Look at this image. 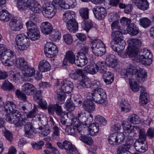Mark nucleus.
I'll use <instances>...</instances> for the list:
<instances>
[{
  "instance_id": "nucleus-1",
  "label": "nucleus",
  "mask_w": 154,
  "mask_h": 154,
  "mask_svg": "<svg viewBox=\"0 0 154 154\" xmlns=\"http://www.w3.org/2000/svg\"><path fill=\"white\" fill-rule=\"evenodd\" d=\"M121 75L122 78L125 79H128L131 88L133 92H136L140 89V86L135 81L133 82L131 77L134 75L136 80L138 82H143L146 79L147 73L145 69L140 68L139 69H134L130 68L126 69H122L121 71Z\"/></svg>"
},
{
  "instance_id": "nucleus-2",
  "label": "nucleus",
  "mask_w": 154,
  "mask_h": 154,
  "mask_svg": "<svg viewBox=\"0 0 154 154\" xmlns=\"http://www.w3.org/2000/svg\"><path fill=\"white\" fill-rule=\"evenodd\" d=\"M16 107L17 105L13 102H6L4 105L5 111L8 113L5 115L6 121L19 127L24 124L25 122L20 112L16 109Z\"/></svg>"
},
{
  "instance_id": "nucleus-3",
  "label": "nucleus",
  "mask_w": 154,
  "mask_h": 154,
  "mask_svg": "<svg viewBox=\"0 0 154 154\" xmlns=\"http://www.w3.org/2000/svg\"><path fill=\"white\" fill-rule=\"evenodd\" d=\"M111 26L113 30L111 35L112 39L110 43L111 47L114 51L120 53L124 49L126 43L122 38V33L119 30H114L120 29L119 22L117 20H115L111 24Z\"/></svg>"
},
{
  "instance_id": "nucleus-4",
  "label": "nucleus",
  "mask_w": 154,
  "mask_h": 154,
  "mask_svg": "<svg viewBox=\"0 0 154 154\" xmlns=\"http://www.w3.org/2000/svg\"><path fill=\"white\" fill-rule=\"evenodd\" d=\"M92 85L95 88L91 92L92 98L93 100L96 103L102 104L106 101L107 95L105 91L102 88H99L100 86L99 81H94L92 83Z\"/></svg>"
},
{
  "instance_id": "nucleus-5",
  "label": "nucleus",
  "mask_w": 154,
  "mask_h": 154,
  "mask_svg": "<svg viewBox=\"0 0 154 154\" xmlns=\"http://www.w3.org/2000/svg\"><path fill=\"white\" fill-rule=\"evenodd\" d=\"M60 91H57V100L58 103L62 104L64 103L65 98V93H70L73 88L72 83L67 80L62 81L60 83Z\"/></svg>"
},
{
  "instance_id": "nucleus-6",
  "label": "nucleus",
  "mask_w": 154,
  "mask_h": 154,
  "mask_svg": "<svg viewBox=\"0 0 154 154\" xmlns=\"http://www.w3.org/2000/svg\"><path fill=\"white\" fill-rule=\"evenodd\" d=\"M128 48L127 50V54L130 57H138L139 48L142 44V41L138 38H131L128 41Z\"/></svg>"
},
{
  "instance_id": "nucleus-7",
  "label": "nucleus",
  "mask_w": 154,
  "mask_h": 154,
  "mask_svg": "<svg viewBox=\"0 0 154 154\" xmlns=\"http://www.w3.org/2000/svg\"><path fill=\"white\" fill-rule=\"evenodd\" d=\"M153 55L150 51L145 49H141L136 56L139 62L145 65H150L152 61Z\"/></svg>"
},
{
  "instance_id": "nucleus-8",
  "label": "nucleus",
  "mask_w": 154,
  "mask_h": 154,
  "mask_svg": "<svg viewBox=\"0 0 154 154\" xmlns=\"http://www.w3.org/2000/svg\"><path fill=\"white\" fill-rule=\"evenodd\" d=\"M16 44L20 51L26 49L29 46L30 42L28 36L22 34L17 35L16 38Z\"/></svg>"
},
{
  "instance_id": "nucleus-9",
  "label": "nucleus",
  "mask_w": 154,
  "mask_h": 154,
  "mask_svg": "<svg viewBox=\"0 0 154 154\" xmlns=\"http://www.w3.org/2000/svg\"><path fill=\"white\" fill-rule=\"evenodd\" d=\"M16 57L13 52L8 50L5 51L2 56H1V60L5 65L11 66L14 64Z\"/></svg>"
},
{
  "instance_id": "nucleus-10",
  "label": "nucleus",
  "mask_w": 154,
  "mask_h": 154,
  "mask_svg": "<svg viewBox=\"0 0 154 154\" xmlns=\"http://www.w3.org/2000/svg\"><path fill=\"white\" fill-rule=\"evenodd\" d=\"M44 52L46 57L54 58L58 54V50L57 46L52 42H48L45 45Z\"/></svg>"
},
{
  "instance_id": "nucleus-11",
  "label": "nucleus",
  "mask_w": 154,
  "mask_h": 154,
  "mask_svg": "<svg viewBox=\"0 0 154 154\" xmlns=\"http://www.w3.org/2000/svg\"><path fill=\"white\" fill-rule=\"evenodd\" d=\"M125 140V136L122 132L115 133L110 135L108 140L109 144L111 145H118L122 143Z\"/></svg>"
},
{
  "instance_id": "nucleus-12",
  "label": "nucleus",
  "mask_w": 154,
  "mask_h": 154,
  "mask_svg": "<svg viewBox=\"0 0 154 154\" xmlns=\"http://www.w3.org/2000/svg\"><path fill=\"white\" fill-rule=\"evenodd\" d=\"M57 144L60 149H64L69 154H79V152L71 142L65 140L62 143L58 142Z\"/></svg>"
},
{
  "instance_id": "nucleus-13",
  "label": "nucleus",
  "mask_w": 154,
  "mask_h": 154,
  "mask_svg": "<svg viewBox=\"0 0 154 154\" xmlns=\"http://www.w3.org/2000/svg\"><path fill=\"white\" fill-rule=\"evenodd\" d=\"M56 5L52 3L46 4V7L44 8L42 11L44 16L47 18H51L55 15L57 12Z\"/></svg>"
},
{
  "instance_id": "nucleus-14",
  "label": "nucleus",
  "mask_w": 154,
  "mask_h": 154,
  "mask_svg": "<svg viewBox=\"0 0 154 154\" xmlns=\"http://www.w3.org/2000/svg\"><path fill=\"white\" fill-rule=\"evenodd\" d=\"M93 11L95 17L99 20L103 19L107 14L106 9L100 6H95L93 8Z\"/></svg>"
},
{
  "instance_id": "nucleus-15",
  "label": "nucleus",
  "mask_w": 154,
  "mask_h": 154,
  "mask_svg": "<svg viewBox=\"0 0 154 154\" xmlns=\"http://www.w3.org/2000/svg\"><path fill=\"white\" fill-rule=\"evenodd\" d=\"M26 4L27 8L35 13H39L42 11L41 6L36 0H27Z\"/></svg>"
},
{
  "instance_id": "nucleus-16",
  "label": "nucleus",
  "mask_w": 154,
  "mask_h": 154,
  "mask_svg": "<svg viewBox=\"0 0 154 154\" xmlns=\"http://www.w3.org/2000/svg\"><path fill=\"white\" fill-rule=\"evenodd\" d=\"M122 126L125 132L128 134L127 135L128 136L129 138L127 140L132 142L133 139L132 137L134 135L133 128H132L131 125L129 124L128 122L126 121H124L122 122Z\"/></svg>"
},
{
  "instance_id": "nucleus-17",
  "label": "nucleus",
  "mask_w": 154,
  "mask_h": 154,
  "mask_svg": "<svg viewBox=\"0 0 154 154\" xmlns=\"http://www.w3.org/2000/svg\"><path fill=\"white\" fill-rule=\"evenodd\" d=\"M75 60V56L72 50H68L66 52L62 65L64 66L69 63L73 64Z\"/></svg>"
},
{
  "instance_id": "nucleus-18",
  "label": "nucleus",
  "mask_w": 154,
  "mask_h": 154,
  "mask_svg": "<svg viewBox=\"0 0 154 154\" xmlns=\"http://www.w3.org/2000/svg\"><path fill=\"white\" fill-rule=\"evenodd\" d=\"M9 26L12 31H18L23 28V24L22 22L14 18L12 19L9 23Z\"/></svg>"
},
{
  "instance_id": "nucleus-19",
  "label": "nucleus",
  "mask_w": 154,
  "mask_h": 154,
  "mask_svg": "<svg viewBox=\"0 0 154 154\" xmlns=\"http://www.w3.org/2000/svg\"><path fill=\"white\" fill-rule=\"evenodd\" d=\"M85 128L81 125L76 126L71 125L68 128V132L69 134L76 137L79 135V134H80V132H82Z\"/></svg>"
},
{
  "instance_id": "nucleus-20",
  "label": "nucleus",
  "mask_w": 154,
  "mask_h": 154,
  "mask_svg": "<svg viewBox=\"0 0 154 154\" xmlns=\"http://www.w3.org/2000/svg\"><path fill=\"white\" fill-rule=\"evenodd\" d=\"M22 118L25 121V117L23 118L22 117ZM25 124L21 126L25 125V134L26 136L29 138H32L34 137L35 133L34 132V128L32 126V124L30 122H27L26 124L25 121Z\"/></svg>"
},
{
  "instance_id": "nucleus-21",
  "label": "nucleus",
  "mask_w": 154,
  "mask_h": 154,
  "mask_svg": "<svg viewBox=\"0 0 154 154\" xmlns=\"http://www.w3.org/2000/svg\"><path fill=\"white\" fill-rule=\"evenodd\" d=\"M48 111L49 113L51 114H53L55 112L57 115L64 114V112L62 110L61 106L57 104L49 105L48 107Z\"/></svg>"
},
{
  "instance_id": "nucleus-22",
  "label": "nucleus",
  "mask_w": 154,
  "mask_h": 154,
  "mask_svg": "<svg viewBox=\"0 0 154 154\" xmlns=\"http://www.w3.org/2000/svg\"><path fill=\"white\" fill-rule=\"evenodd\" d=\"M66 23L67 29L70 32L75 33L78 30V23L76 21V19L72 20Z\"/></svg>"
},
{
  "instance_id": "nucleus-23",
  "label": "nucleus",
  "mask_w": 154,
  "mask_h": 154,
  "mask_svg": "<svg viewBox=\"0 0 154 154\" xmlns=\"http://www.w3.org/2000/svg\"><path fill=\"white\" fill-rule=\"evenodd\" d=\"M81 133L80 140L84 143L89 145H91L93 143V139L90 137L87 136V131L85 128Z\"/></svg>"
},
{
  "instance_id": "nucleus-24",
  "label": "nucleus",
  "mask_w": 154,
  "mask_h": 154,
  "mask_svg": "<svg viewBox=\"0 0 154 154\" xmlns=\"http://www.w3.org/2000/svg\"><path fill=\"white\" fill-rule=\"evenodd\" d=\"M22 91L28 95H32L35 90V87L32 84L30 83H26L22 86Z\"/></svg>"
},
{
  "instance_id": "nucleus-25",
  "label": "nucleus",
  "mask_w": 154,
  "mask_h": 154,
  "mask_svg": "<svg viewBox=\"0 0 154 154\" xmlns=\"http://www.w3.org/2000/svg\"><path fill=\"white\" fill-rule=\"evenodd\" d=\"M82 107L85 110L92 112L95 109V105L92 101L89 99L85 100L83 103Z\"/></svg>"
},
{
  "instance_id": "nucleus-26",
  "label": "nucleus",
  "mask_w": 154,
  "mask_h": 154,
  "mask_svg": "<svg viewBox=\"0 0 154 154\" xmlns=\"http://www.w3.org/2000/svg\"><path fill=\"white\" fill-rule=\"evenodd\" d=\"M76 14L75 12L68 10L63 14L62 19L65 23L74 19H76Z\"/></svg>"
},
{
  "instance_id": "nucleus-27",
  "label": "nucleus",
  "mask_w": 154,
  "mask_h": 154,
  "mask_svg": "<svg viewBox=\"0 0 154 154\" xmlns=\"http://www.w3.org/2000/svg\"><path fill=\"white\" fill-rule=\"evenodd\" d=\"M38 68L40 71L43 72L49 71L51 69V66L50 64L47 60H43L39 62Z\"/></svg>"
},
{
  "instance_id": "nucleus-28",
  "label": "nucleus",
  "mask_w": 154,
  "mask_h": 154,
  "mask_svg": "<svg viewBox=\"0 0 154 154\" xmlns=\"http://www.w3.org/2000/svg\"><path fill=\"white\" fill-rule=\"evenodd\" d=\"M133 2L138 8L143 11L147 10L149 7V3L147 0H133Z\"/></svg>"
},
{
  "instance_id": "nucleus-29",
  "label": "nucleus",
  "mask_w": 154,
  "mask_h": 154,
  "mask_svg": "<svg viewBox=\"0 0 154 154\" xmlns=\"http://www.w3.org/2000/svg\"><path fill=\"white\" fill-rule=\"evenodd\" d=\"M41 28L42 32L46 35L49 34L53 30L51 24L47 22L42 23L41 24Z\"/></svg>"
},
{
  "instance_id": "nucleus-30",
  "label": "nucleus",
  "mask_w": 154,
  "mask_h": 154,
  "mask_svg": "<svg viewBox=\"0 0 154 154\" xmlns=\"http://www.w3.org/2000/svg\"><path fill=\"white\" fill-rule=\"evenodd\" d=\"M132 142L126 140V144L119 146L116 150V152L118 154H122L128 152L131 147V144Z\"/></svg>"
},
{
  "instance_id": "nucleus-31",
  "label": "nucleus",
  "mask_w": 154,
  "mask_h": 154,
  "mask_svg": "<svg viewBox=\"0 0 154 154\" xmlns=\"http://www.w3.org/2000/svg\"><path fill=\"white\" fill-rule=\"evenodd\" d=\"M15 61L14 64L16 65L21 70L28 65L27 62L24 58L21 57L17 59L16 57Z\"/></svg>"
},
{
  "instance_id": "nucleus-32",
  "label": "nucleus",
  "mask_w": 154,
  "mask_h": 154,
  "mask_svg": "<svg viewBox=\"0 0 154 154\" xmlns=\"http://www.w3.org/2000/svg\"><path fill=\"white\" fill-rule=\"evenodd\" d=\"M11 15L8 11L2 9L0 6V20L4 22H8L11 19Z\"/></svg>"
},
{
  "instance_id": "nucleus-33",
  "label": "nucleus",
  "mask_w": 154,
  "mask_h": 154,
  "mask_svg": "<svg viewBox=\"0 0 154 154\" xmlns=\"http://www.w3.org/2000/svg\"><path fill=\"white\" fill-rule=\"evenodd\" d=\"M22 73L24 77H31L34 76L35 70L34 68L28 65L22 70Z\"/></svg>"
},
{
  "instance_id": "nucleus-34",
  "label": "nucleus",
  "mask_w": 154,
  "mask_h": 154,
  "mask_svg": "<svg viewBox=\"0 0 154 154\" xmlns=\"http://www.w3.org/2000/svg\"><path fill=\"white\" fill-rule=\"evenodd\" d=\"M128 31L131 36H135L139 33L140 30L138 26L134 23H131L128 26Z\"/></svg>"
},
{
  "instance_id": "nucleus-35",
  "label": "nucleus",
  "mask_w": 154,
  "mask_h": 154,
  "mask_svg": "<svg viewBox=\"0 0 154 154\" xmlns=\"http://www.w3.org/2000/svg\"><path fill=\"white\" fill-rule=\"evenodd\" d=\"M102 74L103 80L106 84H110L113 82L114 76L112 73L106 71Z\"/></svg>"
},
{
  "instance_id": "nucleus-36",
  "label": "nucleus",
  "mask_w": 154,
  "mask_h": 154,
  "mask_svg": "<svg viewBox=\"0 0 154 154\" xmlns=\"http://www.w3.org/2000/svg\"><path fill=\"white\" fill-rule=\"evenodd\" d=\"M106 61L108 65L110 67L114 68L117 64L118 62L116 57L113 54H109L106 57Z\"/></svg>"
},
{
  "instance_id": "nucleus-37",
  "label": "nucleus",
  "mask_w": 154,
  "mask_h": 154,
  "mask_svg": "<svg viewBox=\"0 0 154 154\" xmlns=\"http://www.w3.org/2000/svg\"><path fill=\"white\" fill-rule=\"evenodd\" d=\"M82 79L80 81V84L84 88H90L92 86V83L87 76L82 75Z\"/></svg>"
},
{
  "instance_id": "nucleus-38",
  "label": "nucleus",
  "mask_w": 154,
  "mask_h": 154,
  "mask_svg": "<svg viewBox=\"0 0 154 154\" xmlns=\"http://www.w3.org/2000/svg\"><path fill=\"white\" fill-rule=\"evenodd\" d=\"M93 21L88 19L83 20L81 25L82 28L86 30L87 32H88L93 27Z\"/></svg>"
},
{
  "instance_id": "nucleus-39",
  "label": "nucleus",
  "mask_w": 154,
  "mask_h": 154,
  "mask_svg": "<svg viewBox=\"0 0 154 154\" xmlns=\"http://www.w3.org/2000/svg\"><path fill=\"white\" fill-rule=\"evenodd\" d=\"M134 146L136 150L140 152H144L148 149L147 146L144 143L135 142Z\"/></svg>"
},
{
  "instance_id": "nucleus-40",
  "label": "nucleus",
  "mask_w": 154,
  "mask_h": 154,
  "mask_svg": "<svg viewBox=\"0 0 154 154\" xmlns=\"http://www.w3.org/2000/svg\"><path fill=\"white\" fill-rule=\"evenodd\" d=\"M95 66L98 72L101 74L106 71V65L105 62L99 61L95 64Z\"/></svg>"
},
{
  "instance_id": "nucleus-41",
  "label": "nucleus",
  "mask_w": 154,
  "mask_h": 154,
  "mask_svg": "<svg viewBox=\"0 0 154 154\" xmlns=\"http://www.w3.org/2000/svg\"><path fill=\"white\" fill-rule=\"evenodd\" d=\"M78 120L79 122L83 125H88V120H87V118L85 116V114L84 113V111H79L78 112L77 116Z\"/></svg>"
},
{
  "instance_id": "nucleus-42",
  "label": "nucleus",
  "mask_w": 154,
  "mask_h": 154,
  "mask_svg": "<svg viewBox=\"0 0 154 154\" xmlns=\"http://www.w3.org/2000/svg\"><path fill=\"white\" fill-rule=\"evenodd\" d=\"M88 127H89V130L91 135L94 136L98 133L99 130V126L98 124L92 123Z\"/></svg>"
},
{
  "instance_id": "nucleus-43",
  "label": "nucleus",
  "mask_w": 154,
  "mask_h": 154,
  "mask_svg": "<svg viewBox=\"0 0 154 154\" xmlns=\"http://www.w3.org/2000/svg\"><path fill=\"white\" fill-rule=\"evenodd\" d=\"M23 104V105L20 106V109L23 112L28 113L32 107V104L29 102L25 100Z\"/></svg>"
},
{
  "instance_id": "nucleus-44",
  "label": "nucleus",
  "mask_w": 154,
  "mask_h": 154,
  "mask_svg": "<svg viewBox=\"0 0 154 154\" xmlns=\"http://www.w3.org/2000/svg\"><path fill=\"white\" fill-rule=\"evenodd\" d=\"M149 95L146 92H141L139 98L140 103L143 105L147 104L149 101Z\"/></svg>"
},
{
  "instance_id": "nucleus-45",
  "label": "nucleus",
  "mask_w": 154,
  "mask_h": 154,
  "mask_svg": "<svg viewBox=\"0 0 154 154\" xmlns=\"http://www.w3.org/2000/svg\"><path fill=\"white\" fill-rule=\"evenodd\" d=\"M91 48H105V45L103 42L99 39H94L91 42Z\"/></svg>"
},
{
  "instance_id": "nucleus-46",
  "label": "nucleus",
  "mask_w": 154,
  "mask_h": 154,
  "mask_svg": "<svg viewBox=\"0 0 154 154\" xmlns=\"http://www.w3.org/2000/svg\"><path fill=\"white\" fill-rule=\"evenodd\" d=\"M82 70L80 69L76 70H72L69 74V76L72 79L77 80L80 76L82 74Z\"/></svg>"
},
{
  "instance_id": "nucleus-47",
  "label": "nucleus",
  "mask_w": 154,
  "mask_h": 154,
  "mask_svg": "<svg viewBox=\"0 0 154 154\" xmlns=\"http://www.w3.org/2000/svg\"><path fill=\"white\" fill-rule=\"evenodd\" d=\"M26 24L27 30L29 31V32H31L39 30L36 25L34 23H33L31 21H28Z\"/></svg>"
},
{
  "instance_id": "nucleus-48",
  "label": "nucleus",
  "mask_w": 154,
  "mask_h": 154,
  "mask_svg": "<svg viewBox=\"0 0 154 154\" xmlns=\"http://www.w3.org/2000/svg\"><path fill=\"white\" fill-rule=\"evenodd\" d=\"M52 133L51 138L54 140H57L60 136V129L58 126H53L52 128Z\"/></svg>"
},
{
  "instance_id": "nucleus-49",
  "label": "nucleus",
  "mask_w": 154,
  "mask_h": 154,
  "mask_svg": "<svg viewBox=\"0 0 154 154\" xmlns=\"http://www.w3.org/2000/svg\"><path fill=\"white\" fill-rule=\"evenodd\" d=\"M27 36L32 41H35L40 38V32L39 30L33 32H29L27 34Z\"/></svg>"
},
{
  "instance_id": "nucleus-50",
  "label": "nucleus",
  "mask_w": 154,
  "mask_h": 154,
  "mask_svg": "<svg viewBox=\"0 0 154 154\" xmlns=\"http://www.w3.org/2000/svg\"><path fill=\"white\" fill-rule=\"evenodd\" d=\"M2 89L4 90L10 91L13 90L14 91V86L8 80H5L3 83L2 85Z\"/></svg>"
},
{
  "instance_id": "nucleus-51",
  "label": "nucleus",
  "mask_w": 154,
  "mask_h": 154,
  "mask_svg": "<svg viewBox=\"0 0 154 154\" xmlns=\"http://www.w3.org/2000/svg\"><path fill=\"white\" fill-rule=\"evenodd\" d=\"M79 14L83 20L89 19V10L87 8H82L79 11Z\"/></svg>"
},
{
  "instance_id": "nucleus-52",
  "label": "nucleus",
  "mask_w": 154,
  "mask_h": 154,
  "mask_svg": "<svg viewBox=\"0 0 154 154\" xmlns=\"http://www.w3.org/2000/svg\"><path fill=\"white\" fill-rule=\"evenodd\" d=\"M85 70L87 73L91 74H94L98 72L97 70L95 68V64H92L88 65L85 67Z\"/></svg>"
},
{
  "instance_id": "nucleus-53",
  "label": "nucleus",
  "mask_w": 154,
  "mask_h": 154,
  "mask_svg": "<svg viewBox=\"0 0 154 154\" xmlns=\"http://www.w3.org/2000/svg\"><path fill=\"white\" fill-rule=\"evenodd\" d=\"M151 22V21L146 17L141 18L140 20V24L145 28H146L150 26Z\"/></svg>"
},
{
  "instance_id": "nucleus-54",
  "label": "nucleus",
  "mask_w": 154,
  "mask_h": 154,
  "mask_svg": "<svg viewBox=\"0 0 154 154\" xmlns=\"http://www.w3.org/2000/svg\"><path fill=\"white\" fill-rule=\"evenodd\" d=\"M61 36V34L58 31L54 30L51 32L50 38L52 41H56L57 40H59L60 39Z\"/></svg>"
},
{
  "instance_id": "nucleus-55",
  "label": "nucleus",
  "mask_w": 154,
  "mask_h": 154,
  "mask_svg": "<svg viewBox=\"0 0 154 154\" xmlns=\"http://www.w3.org/2000/svg\"><path fill=\"white\" fill-rule=\"evenodd\" d=\"M4 135L6 139L9 142H11L13 140V136L12 134L10 131L5 128L3 130Z\"/></svg>"
},
{
  "instance_id": "nucleus-56",
  "label": "nucleus",
  "mask_w": 154,
  "mask_h": 154,
  "mask_svg": "<svg viewBox=\"0 0 154 154\" xmlns=\"http://www.w3.org/2000/svg\"><path fill=\"white\" fill-rule=\"evenodd\" d=\"M120 106L122 111L125 112H129L131 109L130 104L125 101L121 103L120 104Z\"/></svg>"
},
{
  "instance_id": "nucleus-57",
  "label": "nucleus",
  "mask_w": 154,
  "mask_h": 154,
  "mask_svg": "<svg viewBox=\"0 0 154 154\" xmlns=\"http://www.w3.org/2000/svg\"><path fill=\"white\" fill-rule=\"evenodd\" d=\"M53 2L54 3L55 5L58 4L60 7L64 9H68V5L66 3L64 0H53Z\"/></svg>"
},
{
  "instance_id": "nucleus-58",
  "label": "nucleus",
  "mask_w": 154,
  "mask_h": 154,
  "mask_svg": "<svg viewBox=\"0 0 154 154\" xmlns=\"http://www.w3.org/2000/svg\"><path fill=\"white\" fill-rule=\"evenodd\" d=\"M17 6L19 9L21 11H23L27 8L26 2L25 3L24 0H17Z\"/></svg>"
},
{
  "instance_id": "nucleus-59",
  "label": "nucleus",
  "mask_w": 154,
  "mask_h": 154,
  "mask_svg": "<svg viewBox=\"0 0 154 154\" xmlns=\"http://www.w3.org/2000/svg\"><path fill=\"white\" fill-rule=\"evenodd\" d=\"M129 122L134 124H138L140 122V119L137 115L133 114L130 117Z\"/></svg>"
},
{
  "instance_id": "nucleus-60",
  "label": "nucleus",
  "mask_w": 154,
  "mask_h": 154,
  "mask_svg": "<svg viewBox=\"0 0 154 154\" xmlns=\"http://www.w3.org/2000/svg\"><path fill=\"white\" fill-rule=\"evenodd\" d=\"M88 62V60H84L78 58V59L75 60L74 63L75 65L79 67H82Z\"/></svg>"
},
{
  "instance_id": "nucleus-61",
  "label": "nucleus",
  "mask_w": 154,
  "mask_h": 154,
  "mask_svg": "<svg viewBox=\"0 0 154 154\" xmlns=\"http://www.w3.org/2000/svg\"><path fill=\"white\" fill-rule=\"evenodd\" d=\"M66 107L67 110L69 112L73 111L75 109V106L72 101L68 100L65 103Z\"/></svg>"
},
{
  "instance_id": "nucleus-62",
  "label": "nucleus",
  "mask_w": 154,
  "mask_h": 154,
  "mask_svg": "<svg viewBox=\"0 0 154 154\" xmlns=\"http://www.w3.org/2000/svg\"><path fill=\"white\" fill-rule=\"evenodd\" d=\"M93 53L96 56H101L104 53L105 48H94L91 49Z\"/></svg>"
},
{
  "instance_id": "nucleus-63",
  "label": "nucleus",
  "mask_w": 154,
  "mask_h": 154,
  "mask_svg": "<svg viewBox=\"0 0 154 154\" xmlns=\"http://www.w3.org/2000/svg\"><path fill=\"white\" fill-rule=\"evenodd\" d=\"M63 40L67 45H71L73 41L72 36L69 34H66L63 36Z\"/></svg>"
},
{
  "instance_id": "nucleus-64",
  "label": "nucleus",
  "mask_w": 154,
  "mask_h": 154,
  "mask_svg": "<svg viewBox=\"0 0 154 154\" xmlns=\"http://www.w3.org/2000/svg\"><path fill=\"white\" fill-rule=\"evenodd\" d=\"M16 95L17 97L23 100H26L27 97L25 94L23 93L19 89H17L15 92Z\"/></svg>"
}]
</instances>
